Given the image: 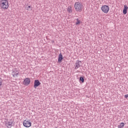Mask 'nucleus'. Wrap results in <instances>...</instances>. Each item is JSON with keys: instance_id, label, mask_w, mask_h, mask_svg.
Returning <instances> with one entry per match:
<instances>
[{"instance_id": "nucleus-1", "label": "nucleus", "mask_w": 128, "mask_h": 128, "mask_svg": "<svg viewBox=\"0 0 128 128\" xmlns=\"http://www.w3.org/2000/svg\"><path fill=\"white\" fill-rule=\"evenodd\" d=\"M84 4L80 2H76L74 4V8L76 12H82V10H84Z\"/></svg>"}, {"instance_id": "nucleus-2", "label": "nucleus", "mask_w": 128, "mask_h": 128, "mask_svg": "<svg viewBox=\"0 0 128 128\" xmlns=\"http://www.w3.org/2000/svg\"><path fill=\"white\" fill-rule=\"evenodd\" d=\"M0 6L2 10H8L10 6L8 0H0Z\"/></svg>"}, {"instance_id": "nucleus-3", "label": "nucleus", "mask_w": 128, "mask_h": 128, "mask_svg": "<svg viewBox=\"0 0 128 128\" xmlns=\"http://www.w3.org/2000/svg\"><path fill=\"white\" fill-rule=\"evenodd\" d=\"M100 10L104 14H108L110 12V6L108 5H102Z\"/></svg>"}, {"instance_id": "nucleus-4", "label": "nucleus", "mask_w": 128, "mask_h": 128, "mask_svg": "<svg viewBox=\"0 0 128 128\" xmlns=\"http://www.w3.org/2000/svg\"><path fill=\"white\" fill-rule=\"evenodd\" d=\"M23 126L25 128H30L32 126V122L28 119H26L23 122Z\"/></svg>"}, {"instance_id": "nucleus-5", "label": "nucleus", "mask_w": 128, "mask_h": 128, "mask_svg": "<svg viewBox=\"0 0 128 128\" xmlns=\"http://www.w3.org/2000/svg\"><path fill=\"white\" fill-rule=\"evenodd\" d=\"M14 124V119H10L5 123V126L7 128H10L12 126V124Z\"/></svg>"}, {"instance_id": "nucleus-6", "label": "nucleus", "mask_w": 128, "mask_h": 128, "mask_svg": "<svg viewBox=\"0 0 128 128\" xmlns=\"http://www.w3.org/2000/svg\"><path fill=\"white\" fill-rule=\"evenodd\" d=\"M23 84L26 86H28L30 84V78H24L23 81Z\"/></svg>"}, {"instance_id": "nucleus-7", "label": "nucleus", "mask_w": 128, "mask_h": 128, "mask_svg": "<svg viewBox=\"0 0 128 128\" xmlns=\"http://www.w3.org/2000/svg\"><path fill=\"white\" fill-rule=\"evenodd\" d=\"M12 76H14V78L16 76H18V74H20V72H18V69L14 68L12 71Z\"/></svg>"}, {"instance_id": "nucleus-8", "label": "nucleus", "mask_w": 128, "mask_h": 128, "mask_svg": "<svg viewBox=\"0 0 128 128\" xmlns=\"http://www.w3.org/2000/svg\"><path fill=\"white\" fill-rule=\"evenodd\" d=\"M40 80H36L34 82V88H36L40 86Z\"/></svg>"}, {"instance_id": "nucleus-9", "label": "nucleus", "mask_w": 128, "mask_h": 128, "mask_svg": "<svg viewBox=\"0 0 128 128\" xmlns=\"http://www.w3.org/2000/svg\"><path fill=\"white\" fill-rule=\"evenodd\" d=\"M128 6L126 5H124V8L123 10L124 14H128Z\"/></svg>"}, {"instance_id": "nucleus-10", "label": "nucleus", "mask_w": 128, "mask_h": 128, "mask_svg": "<svg viewBox=\"0 0 128 128\" xmlns=\"http://www.w3.org/2000/svg\"><path fill=\"white\" fill-rule=\"evenodd\" d=\"M62 60H64V57L62 56V53H60L58 55V62H61Z\"/></svg>"}, {"instance_id": "nucleus-11", "label": "nucleus", "mask_w": 128, "mask_h": 128, "mask_svg": "<svg viewBox=\"0 0 128 128\" xmlns=\"http://www.w3.org/2000/svg\"><path fill=\"white\" fill-rule=\"evenodd\" d=\"M72 6H68L67 8L68 12H69V14H72Z\"/></svg>"}, {"instance_id": "nucleus-12", "label": "nucleus", "mask_w": 128, "mask_h": 128, "mask_svg": "<svg viewBox=\"0 0 128 128\" xmlns=\"http://www.w3.org/2000/svg\"><path fill=\"white\" fill-rule=\"evenodd\" d=\"M76 26H78V24H82V22L78 18L76 19Z\"/></svg>"}, {"instance_id": "nucleus-13", "label": "nucleus", "mask_w": 128, "mask_h": 128, "mask_svg": "<svg viewBox=\"0 0 128 128\" xmlns=\"http://www.w3.org/2000/svg\"><path fill=\"white\" fill-rule=\"evenodd\" d=\"M124 126V123L121 122L120 126H118V128H122Z\"/></svg>"}, {"instance_id": "nucleus-14", "label": "nucleus", "mask_w": 128, "mask_h": 128, "mask_svg": "<svg viewBox=\"0 0 128 128\" xmlns=\"http://www.w3.org/2000/svg\"><path fill=\"white\" fill-rule=\"evenodd\" d=\"M80 64L78 63L76 64V65L74 67L75 70H78V68H80Z\"/></svg>"}, {"instance_id": "nucleus-15", "label": "nucleus", "mask_w": 128, "mask_h": 128, "mask_svg": "<svg viewBox=\"0 0 128 128\" xmlns=\"http://www.w3.org/2000/svg\"><path fill=\"white\" fill-rule=\"evenodd\" d=\"M80 80H81L82 82L84 83V78L82 77H80Z\"/></svg>"}, {"instance_id": "nucleus-16", "label": "nucleus", "mask_w": 128, "mask_h": 128, "mask_svg": "<svg viewBox=\"0 0 128 128\" xmlns=\"http://www.w3.org/2000/svg\"><path fill=\"white\" fill-rule=\"evenodd\" d=\"M2 80L0 78V87L2 86Z\"/></svg>"}, {"instance_id": "nucleus-17", "label": "nucleus", "mask_w": 128, "mask_h": 128, "mask_svg": "<svg viewBox=\"0 0 128 128\" xmlns=\"http://www.w3.org/2000/svg\"><path fill=\"white\" fill-rule=\"evenodd\" d=\"M30 8H32V6H28V7H26V10H30Z\"/></svg>"}, {"instance_id": "nucleus-18", "label": "nucleus", "mask_w": 128, "mask_h": 128, "mask_svg": "<svg viewBox=\"0 0 128 128\" xmlns=\"http://www.w3.org/2000/svg\"><path fill=\"white\" fill-rule=\"evenodd\" d=\"M124 97L126 98H128V94L124 95Z\"/></svg>"}]
</instances>
